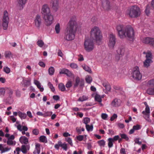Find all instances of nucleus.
<instances>
[{
  "label": "nucleus",
  "instance_id": "nucleus-1",
  "mask_svg": "<svg viewBox=\"0 0 154 154\" xmlns=\"http://www.w3.org/2000/svg\"><path fill=\"white\" fill-rule=\"evenodd\" d=\"M77 27L76 17L75 16H72L68 23L66 30L64 33V38L68 41L73 40L75 38Z\"/></svg>",
  "mask_w": 154,
  "mask_h": 154
},
{
  "label": "nucleus",
  "instance_id": "nucleus-2",
  "mask_svg": "<svg viewBox=\"0 0 154 154\" xmlns=\"http://www.w3.org/2000/svg\"><path fill=\"white\" fill-rule=\"evenodd\" d=\"M116 29L120 38H124L127 36L129 38L133 40L134 32L132 27H127L123 25L119 24L116 26Z\"/></svg>",
  "mask_w": 154,
  "mask_h": 154
},
{
  "label": "nucleus",
  "instance_id": "nucleus-3",
  "mask_svg": "<svg viewBox=\"0 0 154 154\" xmlns=\"http://www.w3.org/2000/svg\"><path fill=\"white\" fill-rule=\"evenodd\" d=\"M126 13L131 17H137L140 15V9L136 5L131 6L127 10Z\"/></svg>",
  "mask_w": 154,
  "mask_h": 154
},
{
  "label": "nucleus",
  "instance_id": "nucleus-4",
  "mask_svg": "<svg viewBox=\"0 0 154 154\" xmlns=\"http://www.w3.org/2000/svg\"><path fill=\"white\" fill-rule=\"evenodd\" d=\"M91 38L95 40L97 42H100L102 39V35L101 32L99 28L97 26H94L91 31Z\"/></svg>",
  "mask_w": 154,
  "mask_h": 154
},
{
  "label": "nucleus",
  "instance_id": "nucleus-5",
  "mask_svg": "<svg viewBox=\"0 0 154 154\" xmlns=\"http://www.w3.org/2000/svg\"><path fill=\"white\" fill-rule=\"evenodd\" d=\"M84 44V49L86 51L90 52L94 50V46L92 40L90 39H86Z\"/></svg>",
  "mask_w": 154,
  "mask_h": 154
},
{
  "label": "nucleus",
  "instance_id": "nucleus-6",
  "mask_svg": "<svg viewBox=\"0 0 154 154\" xmlns=\"http://www.w3.org/2000/svg\"><path fill=\"white\" fill-rule=\"evenodd\" d=\"M9 21V14L6 10L3 12L2 19V26L4 30L7 29Z\"/></svg>",
  "mask_w": 154,
  "mask_h": 154
},
{
  "label": "nucleus",
  "instance_id": "nucleus-7",
  "mask_svg": "<svg viewBox=\"0 0 154 154\" xmlns=\"http://www.w3.org/2000/svg\"><path fill=\"white\" fill-rule=\"evenodd\" d=\"M116 38L115 35L110 33L109 35L107 45L110 49H113L116 44Z\"/></svg>",
  "mask_w": 154,
  "mask_h": 154
},
{
  "label": "nucleus",
  "instance_id": "nucleus-8",
  "mask_svg": "<svg viewBox=\"0 0 154 154\" xmlns=\"http://www.w3.org/2000/svg\"><path fill=\"white\" fill-rule=\"evenodd\" d=\"M132 74L133 78L136 80H140L142 78V75L140 73L139 67L137 66H135L134 68Z\"/></svg>",
  "mask_w": 154,
  "mask_h": 154
},
{
  "label": "nucleus",
  "instance_id": "nucleus-9",
  "mask_svg": "<svg viewBox=\"0 0 154 154\" xmlns=\"http://www.w3.org/2000/svg\"><path fill=\"white\" fill-rule=\"evenodd\" d=\"M43 18L47 26H50L53 23L54 17L51 14L43 16Z\"/></svg>",
  "mask_w": 154,
  "mask_h": 154
},
{
  "label": "nucleus",
  "instance_id": "nucleus-10",
  "mask_svg": "<svg viewBox=\"0 0 154 154\" xmlns=\"http://www.w3.org/2000/svg\"><path fill=\"white\" fill-rule=\"evenodd\" d=\"M41 13L43 16L51 14L50 8L47 4H45L42 6Z\"/></svg>",
  "mask_w": 154,
  "mask_h": 154
},
{
  "label": "nucleus",
  "instance_id": "nucleus-11",
  "mask_svg": "<svg viewBox=\"0 0 154 154\" xmlns=\"http://www.w3.org/2000/svg\"><path fill=\"white\" fill-rule=\"evenodd\" d=\"M146 59L143 63L144 66L148 67L150 65V63L152 62L151 60L152 54L150 52L147 53L146 55Z\"/></svg>",
  "mask_w": 154,
  "mask_h": 154
},
{
  "label": "nucleus",
  "instance_id": "nucleus-12",
  "mask_svg": "<svg viewBox=\"0 0 154 154\" xmlns=\"http://www.w3.org/2000/svg\"><path fill=\"white\" fill-rule=\"evenodd\" d=\"M84 81L83 79H80L79 77H76L75 79V82L73 84V88H75L79 85L80 87H82L84 86Z\"/></svg>",
  "mask_w": 154,
  "mask_h": 154
},
{
  "label": "nucleus",
  "instance_id": "nucleus-13",
  "mask_svg": "<svg viewBox=\"0 0 154 154\" xmlns=\"http://www.w3.org/2000/svg\"><path fill=\"white\" fill-rule=\"evenodd\" d=\"M143 43L145 44H149L154 47V38L145 37L142 39Z\"/></svg>",
  "mask_w": 154,
  "mask_h": 154
},
{
  "label": "nucleus",
  "instance_id": "nucleus-14",
  "mask_svg": "<svg viewBox=\"0 0 154 154\" xmlns=\"http://www.w3.org/2000/svg\"><path fill=\"white\" fill-rule=\"evenodd\" d=\"M101 5L104 10H108L110 9V2L109 0H101Z\"/></svg>",
  "mask_w": 154,
  "mask_h": 154
},
{
  "label": "nucleus",
  "instance_id": "nucleus-15",
  "mask_svg": "<svg viewBox=\"0 0 154 154\" xmlns=\"http://www.w3.org/2000/svg\"><path fill=\"white\" fill-rule=\"evenodd\" d=\"M50 5L52 9L57 11L59 8V0H51L50 2Z\"/></svg>",
  "mask_w": 154,
  "mask_h": 154
},
{
  "label": "nucleus",
  "instance_id": "nucleus-16",
  "mask_svg": "<svg viewBox=\"0 0 154 154\" xmlns=\"http://www.w3.org/2000/svg\"><path fill=\"white\" fill-rule=\"evenodd\" d=\"M34 22L35 26L38 29H39L42 23V19L41 16L38 15H37L35 17Z\"/></svg>",
  "mask_w": 154,
  "mask_h": 154
},
{
  "label": "nucleus",
  "instance_id": "nucleus-17",
  "mask_svg": "<svg viewBox=\"0 0 154 154\" xmlns=\"http://www.w3.org/2000/svg\"><path fill=\"white\" fill-rule=\"evenodd\" d=\"M60 74H66L67 76L70 77L72 75V72L67 69L63 68L60 69L59 72Z\"/></svg>",
  "mask_w": 154,
  "mask_h": 154
},
{
  "label": "nucleus",
  "instance_id": "nucleus-18",
  "mask_svg": "<svg viewBox=\"0 0 154 154\" xmlns=\"http://www.w3.org/2000/svg\"><path fill=\"white\" fill-rule=\"evenodd\" d=\"M122 103V101L120 99L115 98L112 100L111 105L113 107H117L120 106Z\"/></svg>",
  "mask_w": 154,
  "mask_h": 154
},
{
  "label": "nucleus",
  "instance_id": "nucleus-19",
  "mask_svg": "<svg viewBox=\"0 0 154 154\" xmlns=\"http://www.w3.org/2000/svg\"><path fill=\"white\" fill-rule=\"evenodd\" d=\"M27 0H18V9L20 10L22 9L24 5L27 2Z\"/></svg>",
  "mask_w": 154,
  "mask_h": 154
},
{
  "label": "nucleus",
  "instance_id": "nucleus-20",
  "mask_svg": "<svg viewBox=\"0 0 154 154\" xmlns=\"http://www.w3.org/2000/svg\"><path fill=\"white\" fill-rule=\"evenodd\" d=\"M20 142L21 144L28 145L29 143L28 139L25 136H21L19 139Z\"/></svg>",
  "mask_w": 154,
  "mask_h": 154
},
{
  "label": "nucleus",
  "instance_id": "nucleus-21",
  "mask_svg": "<svg viewBox=\"0 0 154 154\" xmlns=\"http://www.w3.org/2000/svg\"><path fill=\"white\" fill-rule=\"evenodd\" d=\"M30 147L29 145H22L21 147V150L22 152L23 153H26L27 152V150L29 149Z\"/></svg>",
  "mask_w": 154,
  "mask_h": 154
},
{
  "label": "nucleus",
  "instance_id": "nucleus-22",
  "mask_svg": "<svg viewBox=\"0 0 154 154\" xmlns=\"http://www.w3.org/2000/svg\"><path fill=\"white\" fill-rule=\"evenodd\" d=\"M124 51L125 50L124 46H120L117 51V54L119 55H121V56L124 54Z\"/></svg>",
  "mask_w": 154,
  "mask_h": 154
},
{
  "label": "nucleus",
  "instance_id": "nucleus-23",
  "mask_svg": "<svg viewBox=\"0 0 154 154\" xmlns=\"http://www.w3.org/2000/svg\"><path fill=\"white\" fill-rule=\"evenodd\" d=\"M40 144H36L35 145V150L33 152V153L34 154H39L40 153Z\"/></svg>",
  "mask_w": 154,
  "mask_h": 154
},
{
  "label": "nucleus",
  "instance_id": "nucleus-24",
  "mask_svg": "<svg viewBox=\"0 0 154 154\" xmlns=\"http://www.w3.org/2000/svg\"><path fill=\"white\" fill-rule=\"evenodd\" d=\"M34 83L37 86V88L40 89L41 91L42 92L44 90V88L41 87V84L39 81L37 80H35Z\"/></svg>",
  "mask_w": 154,
  "mask_h": 154
},
{
  "label": "nucleus",
  "instance_id": "nucleus-25",
  "mask_svg": "<svg viewBox=\"0 0 154 154\" xmlns=\"http://www.w3.org/2000/svg\"><path fill=\"white\" fill-rule=\"evenodd\" d=\"M147 93L149 95H154V87L153 88L150 87L147 90Z\"/></svg>",
  "mask_w": 154,
  "mask_h": 154
},
{
  "label": "nucleus",
  "instance_id": "nucleus-26",
  "mask_svg": "<svg viewBox=\"0 0 154 154\" xmlns=\"http://www.w3.org/2000/svg\"><path fill=\"white\" fill-rule=\"evenodd\" d=\"M18 115L21 119H25L27 116L26 114L20 111L18 112Z\"/></svg>",
  "mask_w": 154,
  "mask_h": 154
},
{
  "label": "nucleus",
  "instance_id": "nucleus-27",
  "mask_svg": "<svg viewBox=\"0 0 154 154\" xmlns=\"http://www.w3.org/2000/svg\"><path fill=\"white\" fill-rule=\"evenodd\" d=\"M58 87L62 91H64L65 90V86L63 83H60L58 85Z\"/></svg>",
  "mask_w": 154,
  "mask_h": 154
},
{
  "label": "nucleus",
  "instance_id": "nucleus-28",
  "mask_svg": "<svg viewBox=\"0 0 154 154\" xmlns=\"http://www.w3.org/2000/svg\"><path fill=\"white\" fill-rule=\"evenodd\" d=\"M39 141L42 142H47V139L46 136L44 135L41 136L39 137Z\"/></svg>",
  "mask_w": 154,
  "mask_h": 154
},
{
  "label": "nucleus",
  "instance_id": "nucleus-29",
  "mask_svg": "<svg viewBox=\"0 0 154 154\" xmlns=\"http://www.w3.org/2000/svg\"><path fill=\"white\" fill-rule=\"evenodd\" d=\"M119 135L122 139H124L126 141H128L129 140V137L126 134H120Z\"/></svg>",
  "mask_w": 154,
  "mask_h": 154
},
{
  "label": "nucleus",
  "instance_id": "nucleus-30",
  "mask_svg": "<svg viewBox=\"0 0 154 154\" xmlns=\"http://www.w3.org/2000/svg\"><path fill=\"white\" fill-rule=\"evenodd\" d=\"M108 147L110 148L112 147L113 145V140H112V138H109L108 139Z\"/></svg>",
  "mask_w": 154,
  "mask_h": 154
},
{
  "label": "nucleus",
  "instance_id": "nucleus-31",
  "mask_svg": "<svg viewBox=\"0 0 154 154\" xmlns=\"http://www.w3.org/2000/svg\"><path fill=\"white\" fill-rule=\"evenodd\" d=\"M82 67L83 69L86 71H87L90 73H91V72L92 71L91 68L88 66L86 65H84V66L83 65Z\"/></svg>",
  "mask_w": 154,
  "mask_h": 154
},
{
  "label": "nucleus",
  "instance_id": "nucleus-32",
  "mask_svg": "<svg viewBox=\"0 0 154 154\" xmlns=\"http://www.w3.org/2000/svg\"><path fill=\"white\" fill-rule=\"evenodd\" d=\"M88 99V97L85 95L80 97L78 100V101L83 102L87 100Z\"/></svg>",
  "mask_w": 154,
  "mask_h": 154
},
{
  "label": "nucleus",
  "instance_id": "nucleus-33",
  "mask_svg": "<svg viewBox=\"0 0 154 154\" xmlns=\"http://www.w3.org/2000/svg\"><path fill=\"white\" fill-rule=\"evenodd\" d=\"M97 143L100 146L104 147L105 145L106 142L103 140L98 141Z\"/></svg>",
  "mask_w": 154,
  "mask_h": 154
},
{
  "label": "nucleus",
  "instance_id": "nucleus-34",
  "mask_svg": "<svg viewBox=\"0 0 154 154\" xmlns=\"http://www.w3.org/2000/svg\"><path fill=\"white\" fill-rule=\"evenodd\" d=\"M86 128L88 131H92L93 130V126L92 125H86Z\"/></svg>",
  "mask_w": 154,
  "mask_h": 154
},
{
  "label": "nucleus",
  "instance_id": "nucleus-35",
  "mask_svg": "<svg viewBox=\"0 0 154 154\" xmlns=\"http://www.w3.org/2000/svg\"><path fill=\"white\" fill-rule=\"evenodd\" d=\"M95 100L98 102L101 103L102 101V99L100 96L98 94H96L95 97Z\"/></svg>",
  "mask_w": 154,
  "mask_h": 154
},
{
  "label": "nucleus",
  "instance_id": "nucleus-36",
  "mask_svg": "<svg viewBox=\"0 0 154 154\" xmlns=\"http://www.w3.org/2000/svg\"><path fill=\"white\" fill-rule=\"evenodd\" d=\"M55 71L54 68L53 67H51L48 69V72L50 75H53Z\"/></svg>",
  "mask_w": 154,
  "mask_h": 154
},
{
  "label": "nucleus",
  "instance_id": "nucleus-37",
  "mask_svg": "<svg viewBox=\"0 0 154 154\" xmlns=\"http://www.w3.org/2000/svg\"><path fill=\"white\" fill-rule=\"evenodd\" d=\"M143 114L144 116H143V117L146 121L149 122H151V120L149 118V114Z\"/></svg>",
  "mask_w": 154,
  "mask_h": 154
},
{
  "label": "nucleus",
  "instance_id": "nucleus-38",
  "mask_svg": "<svg viewBox=\"0 0 154 154\" xmlns=\"http://www.w3.org/2000/svg\"><path fill=\"white\" fill-rule=\"evenodd\" d=\"M52 112L51 111H45L43 113V117H46L47 116H49L52 114Z\"/></svg>",
  "mask_w": 154,
  "mask_h": 154
},
{
  "label": "nucleus",
  "instance_id": "nucleus-39",
  "mask_svg": "<svg viewBox=\"0 0 154 154\" xmlns=\"http://www.w3.org/2000/svg\"><path fill=\"white\" fill-rule=\"evenodd\" d=\"M85 80L87 83L90 84L92 81V78L91 76L87 75L85 78Z\"/></svg>",
  "mask_w": 154,
  "mask_h": 154
},
{
  "label": "nucleus",
  "instance_id": "nucleus-40",
  "mask_svg": "<svg viewBox=\"0 0 154 154\" xmlns=\"http://www.w3.org/2000/svg\"><path fill=\"white\" fill-rule=\"evenodd\" d=\"M37 44L39 47L41 48L42 47L44 44V42L41 40H38L37 42Z\"/></svg>",
  "mask_w": 154,
  "mask_h": 154
},
{
  "label": "nucleus",
  "instance_id": "nucleus-41",
  "mask_svg": "<svg viewBox=\"0 0 154 154\" xmlns=\"http://www.w3.org/2000/svg\"><path fill=\"white\" fill-rule=\"evenodd\" d=\"M150 109L149 107H146L145 111H143L142 112L143 114H149Z\"/></svg>",
  "mask_w": 154,
  "mask_h": 154
},
{
  "label": "nucleus",
  "instance_id": "nucleus-42",
  "mask_svg": "<svg viewBox=\"0 0 154 154\" xmlns=\"http://www.w3.org/2000/svg\"><path fill=\"white\" fill-rule=\"evenodd\" d=\"M147 84L150 86L154 87V79H152L149 81L148 82Z\"/></svg>",
  "mask_w": 154,
  "mask_h": 154
},
{
  "label": "nucleus",
  "instance_id": "nucleus-43",
  "mask_svg": "<svg viewBox=\"0 0 154 154\" xmlns=\"http://www.w3.org/2000/svg\"><path fill=\"white\" fill-rule=\"evenodd\" d=\"M55 30L57 33H59L60 31V26L59 24H57L55 26Z\"/></svg>",
  "mask_w": 154,
  "mask_h": 154
},
{
  "label": "nucleus",
  "instance_id": "nucleus-44",
  "mask_svg": "<svg viewBox=\"0 0 154 154\" xmlns=\"http://www.w3.org/2000/svg\"><path fill=\"white\" fill-rule=\"evenodd\" d=\"M66 140L71 146H73V143L72 139L70 137H67L66 138Z\"/></svg>",
  "mask_w": 154,
  "mask_h": 154
},
{
  "label": "nucleus",
  "instance_id": "nucleus-45",
  "mask_svg": "<svg viewBox=\"0 0 154 154\" xmlns=\"http://www.w3.org/2000/svg\"><path fill=\"white\" fill-rule=\"evenodd\" d=\"M7 144L8 145H14L15 143H14L13 140L8 139L7 141Z\"/></svg>",
  "mask_w": 154,
  "mask_h": 154
},
{
  "label": "nucleus",
  "instance_id": "nucleus-46",
  "mask_svg": "<svg viewBox=\"0 0 154 154\" xmlns=\"http://www.w3.org/2000/svg\"><path fill=\"white\" fill-rule=\"evenodd\" d=\"M72 85V82L71 81H69L67 82V83L66 85V86L67 88H70Z\"/></svg>",
  "mask_w": 154,
  "mask_h": 154
},
{
  "label": "nucleus",
  "instance_id": "nucleus-47",
  "mask_svg": "<svg viewBox=\"0 0 154 154\" xmlns=\"http://www.w3.org/2000/svg\"><path fill=\"white\" fill-rule=\"evenodd\" d=\"M150 6L149 5H147L146 6V9H145V13L146 15L148 16L150 13L149 11Z\"/></svg>",
  "mask_w": 154,
  "mask_h": 154
},
{
  "label": "nucleus",
  "instance_id": "nucleus-48",
  "mask_svg": "<svg viewBox=\"0 0 154 154\" xmlns=\"http://www.w3.org/2000/svg\"><path fill=\"white\" fill-rule=\"evenodd\" d=\"M4 71L6 73H9L10 72V69L8 66L5 67L3 68Z\"/></svg>",
  "mask_w": 154,
  "mask_h": 154
},
{
  "label": "nucleus",
  "instance_id": "nucleus-49",
  "mask_svg": "<svg viewBox=\"0 0 154 154\" xmlns=\"http://www.w3.org/2000/svg\"><path fill=\"white\" fill-rule=\"evenodd\" d=\"M90 122V119L86 117L84 119L83 123L86 124V125H88L87 124L88 123Z\"/></svg>",
  "mask_w": 154,
  "mask_h": 154
},
{
  "label": "nucleus",
  "instance_id": "nucleus-50",
  "mask_svg": "<svg viewBox=\"0 0 154 154\" xmlns=\"http://www.w3.org/2000/svg\"><path fill=\"white\" fill-rule=\"evenodd\" d=\"M32 132L34 135H37L39 134V131L37 129H35L33 130Z\"/></svg>",
  "mask_w": 154,
  "mask_h": 154
},
{
  "label": "nucleus",
  "instance_id": "nucleus-51",
  "mask_svg": "<svg viewBox=\"0 0 154 154\" xmlns=\"http://www.w3.org/2000/svg\"><path fill=\"white\" fill-rule=\"evenodd\" d=\"M70 66L73 69H77L78 67L77 65L74 63H71L70 64Z\"/></svg>",
  "mask_w": 154,
  "mask_h": 154
},
{
  "label": "nucleus",
  "instance_id": "nucleus-52",
  "mask_svg": "<svg viewBox=\"0 0 154 154\" xmlns=\"http://www.w3.org/2000/svg\"><path fill=\"white\" fill-rule=\"evenodd\" d=\"M5 55L6 58H10L11 55V53L10 51H6L5 53Z\"/></svg>",
  "mask_w": 154,
  "mask_h": 154
},
{
  "label": "nucleus",
  "instance_id": "nucleus-53",
  "mask_svg": "<svg viewBox=\"0 0 154 154\" xmlns=\"http://www.w3.org/2000/svg\"><path fill=\"white\" fill-rule=\"evenodd\" d=\"M84 137V136L82 135H79L76 137L77 140L79 141H82V140Z\"/></svg>",
  "mask_w": 154,
  "mask_h": 154
},
{
  "label": "nucleus",
  "instance_id": "nucleus-54",
  "mask_svg": "<svg viewBox=\"0 0 154 154\" xmlns=\"http://www.w3.org/2000/svg\"><path fill=\"white\" fill-rule=\"evenodd\" d=\"M133 128L135 130H137L141 128V126L140 125L137 124L136 125H134Z\"/></svg>",
  "mask_w": 154,
  "mask_h": 154
},
{
  "label": "nucleus",
  "instance_id": "nucleus-55",
  "mask_svg": "<svg viewBox=\"0 0 154 154\" xmlns=\"http://www.w3.org/2000/svg\"><path fill=\"white\" fill-rule=\"evenodd\" d=\"M11 149V148H8V147H6V148H4L3 150H2V152H1V153H3L4 152H7L9 150H10Z\"/></svg>",
  "mask_w": 154,
  "mask_h": 154
},
{
  "label": "nucleus",
  "instance_id": "nucleus-56",
  "mask_svg": "<svg viewBox=\"0 0 154 154\" xmlns=\"http://www.w3.org/2000/svg\"><path fill=\"white\" fill-rule=\"evenodd\" d=\"M7 91L8 94L9 95V96L10 97L11 96L13 93V91L11 89H8Z\"/></svg>",
  "mask_w": 154,
  "mask_h": 154
},
{
  "label": "nucleus",
  "instance_id": "nucleus-57",
  "mask_svg": "<svg viewBox=\"0 0 154 154\" xmlns=\"http://www.w3.org/2000/svg\"><path fill=\"white\" fill-rule=\"evenodd\" d=\"M101 118L104 120H106L108 117V115L106 113H103L101 114Z\"/></svg>",
  "mask_w": 154,
  "mask_h": 154
},
{
  "label": "nucleus",
  "instance_id": "nucleus-58",
  "mask_svg": "<svg viewBox=\"0 0 154 154\" xmlns=\"http://www.w3.org/2000/svg\"><path fill=\"white\" fill-rule=\"evenodd\" d=\"M61 147L65 150L66 151L67 149V144L65 143H63Z\"/></svg>",
  "mask_w": 154,
  "mask_h": 154
},
{
  "label": "nucleus",
  "instance_id": "nucleus-59",
  "mask_svg": "<svg viewBox=\"0 0 154 154\" xmlns=\"http://www.w3.org/2000/svg\"><path fill=\"white\" fill-rule=\"evenodd\" d=\"M117 117V116L116 114H114L110 118V120L111 121H113Z\"/></svg>",
  "mask_w": 154,
  "mask_h": 154
},
{
  "label": "nucleus",
  "instance_id": "nucleus-60",
  "mask_svg": "<svg viewBox=\"0 0 154 154\" xmlns=\"http://www.w3.org/2000/svg\"><path fill=\"white\" fill-rule=\"evenodd\" d=\"M5 93V90L4 88H0V94L1 95H4Z\"/></svg>",
  "mask_w": 154,
  "mask_h": 154
},
{
  "label": "nucleus",
  "instance_id": "nucleus-61",
  "mask_svg": "<svg viewBox=\"0 0 154 154\" xmlns=\"http://www.w3.org/2000/svg\"><path fill=\"white\" fill-rule=\"evenodd\" d=\"M38 65L42 67H45V64L43 62L40 61L38 63Z\"/></svg>",
  "mask_w": 154,
  "mask_h": 154
},
{
  "label": "nucleus",
  "instance_id": "nucleus-62",
  "mask_svg": "<svg viewBox=\"0 0 154 154\" xmlns=\"http://www.w3.org/2000/svg\"><path fill=\"white\" fill-rule=\"evenodd\" d=\"M76 131L77 133L79 134H81L82 133V131L81 130V128L77 127L76 128Z\"/></svg>",
  "mask_w": 154,
  "mask_h": 154
},
{
  "label": "nucleus",
  "instance_id": "nucleus-63",
  "mask_svg": "<svg viewBox=\"0 0 154 154\" xmlns=\"http://www.w3.org/2000/svg\"><path fill=\"white\" fill-rule=\"evenodd\" d=\"M120 153L122 154H126V152L125 149L121 148L120 150Z\"/></svg>",
  "mask_w": 154,
  "mask_h": 154
},
{
  "label": "nucleus",
  "instance_id": "nucleus-64",
  "mask_svg": "<svg viewBox=\"0 0 154 154\" xmlns=\"http://www.w3.org/2000/svg\"><path fill=\"white\" fill-rule=\"evenodd\" d=\"M79 56V58L78 59L79 61H81L84 60V59L82 55L81 54H80Z\"/></svg>",
  "mask_w": 154,
  "mask_h": 154
}]
</instances>
